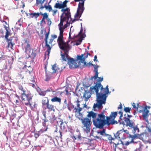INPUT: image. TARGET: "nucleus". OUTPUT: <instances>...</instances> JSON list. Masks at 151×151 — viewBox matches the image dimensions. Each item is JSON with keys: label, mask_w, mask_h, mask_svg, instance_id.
I'll list each match as a JSON object with an SVG mask.
<instances>
[{"label": "nucleus", "mask_w": 151, "mask_h": 151, "mask_svg": "<svg viewBox=\"0 0 151 151\" xmlns=\"http://www.w3.org/2000/svg\"><path fill=\"white\" fill-rule=\"evenodd\" d=\"M97 78L98 79H97L95 83V85L90 88L91 92L93 93L94 90L96 93L97 103L94 104L93 106V109L95 111H96V108L99 109H102V104L106 103L108 94L110 93L109 91L108 85L104 88L101 84V82L103 80V78L98 76Z\"/></svg>", "instance_id": "1"}, {"label": "nucleus", "mask_w": 151, "mask_h": 151, "mask_svg": "<svg viewBox=\"0 0 151 151\" xmlns=\"http://www.w3.org/2000/svg\"><path fill=\"white\" fill-rule=\"evenodd\" d=\"M60 49L64 51L63 54H61L62 60L67 61L68 60V64L70 68H75L78 67V66L74 64L75 60L73 58L69 57L68 53L70 47L68 42L64 41H57Z\"/></svg>", "instance_id": "2"}, {"label": "nucleus", "mask_w": 151, "mask_h": 151, "mask_svg": "<svg viewBox=\"0 0 151 151\" xmlns=\"http://www.w3.org/2000/svg\"><path fill=\"white\" fill-rule=\"evenodd\" d=\"M63 14H61L60 16V22L58 25L60 34L57 41H64L63 40V32L64 29L68 26L67 24L69 18L70 19L69 21V23L72 24L76 20H78L80 18L78 17V19L75 18V19L72 20L70 14H68L66 13L65 15L64 16H63Z\"/></svg>", "instance_id": "3"}, {"label": "nucleus", "mask_w": 151, "mask_h": 151, "mask_svg": "<svg viewBox=\"0 0 151 151\" xmlns=\"http://www.w3.org/2000/svg\"><path fill=\"white\" fill-rule=\"evenodd\" d=\"M132 116L131 115L128 114L127 116H124V121L126 124L122 121V122H120V124H122L124 125H125L127 127H128V129H130L132 130L133 133H137L139 132V129L135 124V120L131 119Z\"/></svg>", "instance_id": "4"}, {"label": "nucleus", "mask_w": 151, "mask_h": 151, "mask_svg": "<svg viewBox=\"0 0 151 151\" xmlns=\"http://www.w3.org/2000/svg\"><path fill=\"white\" fill-rule=\"evenodd\" d=\"M88 114L87 116L89 118L91 117L92 118V121L94 125L96 128L101 129L102 123L101 121L103 120L102 118L103 116H104V115L103 112L98 114L97 113H95L92 111H90L88 112Z\"/></svg>", "instance_id": "5"}, {"label": "nucleus", "mask_w": 151, "mask_h": 151, "mask_svg": "<svg viewBox=\"0 0 151 151\" xmlns=\"http://www.w3.org/2000/svg\"><path fill=\"white\" fill-rule=\"evenodd\" d=\"M117 114V112H112L109 116H105L104 115V116L102 117L103 119L101 121V129L106 125L109 126L111 124L113 125L117 124V122L114 120Z\"/></svg>", "instance_id": "6"}, {"label": "nucleus", "mask_w": 151, "mask_h": 151, "mask_svg": "<svg viewBox=\"0 0 151 151\" xmlns=\"http://www.w3.org/2000/svg\"><path fill=\"white\" fill-rule=\"evenodd\" d=\"M50 30L46 32L45 34V37L44 41L45 43V46L47 48L46 51L47 52V55L50 53L52 47L54 45L55 42L54 40L57 38V36L55 35H51L50 37H49Z\"/></svg>", "instance_id": "7"}, {"label": "nucleus", "mask_w": 151, "mask_h": 151, "mask_svg": "<svg viewBox=\"0 0 151 151\" xmlns=\"http://www.w3.org/2000/svg\"><path fill=\"white\" fill-rule=\"evenodd\" d=\"M68 2V1L65 0L63 3H62L61 2V3H56L55 4L54 7L56 9H61V11L63 12L62 14H63V16L65 15L66 13L68 14H70V13L69 8H66L65 9H64L67 6V4Z\"/></svg>", "instance_id": "8"}, {"label": "nucleus", "mask_w": 151, "mask_h": 151, "mask_svg": "<svg viewBox=\"0 0 151 151\" xmlns=\"http://www.w3.org/2000/svg\"><path fill=\"white\" fill-rule=\"evenodd\" d=\"M32 97V96L30 94L21 93V98L22 103L26 106H29L31 109L33 110L34 108L32 106V103H31Z\"/></svg>", "instance_id": "9"}, {"label": "nucleus", "mask_w": 151, "mask_h": 151, "mask_svg": "<svg viewBox=\"0 0 151 151\" xmlns=\"http://www.w3.org/2000/svg\"><path fill=\"white\" fill-rule=\"evenodd\" d=\"M24 44L25 45L24 47L25 52L28 55V57L27 56V57L28 58L30 57L33 59L34 58L36 55V51L34 50L33 49H31L28 41L25 40V42L24 43Z\"/></svg>", "instance_id": "10"}, {"label": "nucleus", "mask_w": 151, "mask_h": 151, "mask_svg": "<svg viewBox=\"0 0 151 151\" xmlns=\"http://www.w3.org/2000/svg\"><path fill=\"white\" fill-rule=\"evenodd\" d=\"M42 106L43 109V111L47 109L49 112L55 111L54 106L52 104H49V100L48 97H45L42 100Z\"/></svg>", "instance_id": "11"}, {"label": "nucleus", "mask_w": 151, "mask_h": 151, "mask_svg": "<svg viewBox=\"0 0 151 151\" xmlns=\"http://www.w3.org/2000/svg\"><path fill=\"white\" fill-rule=\"evenodd\" d=\"M81 121L82 124V127L84 131L87 133L89 132L92 124L91 119L87 117L83 118Z\"/></svg>", "instance_id": "12"}, {"label": "nucleus", "mask_w": 151, "mask_h": 151, "mask_svg": "<svg viewBox=\"0 0 151 151\" xmlns=\"http://www.w3.org/2000/svg\"><path fill=\"white\" fill-rule=\"evenodd\" d=\"M75 1L78 2L81 1V2H79L78 4V7L77 11V12L75 15V18L78 19L80 17L83 12L85 9L84 6V2L85 0H74Z\"/></svg>", "instance_id": "13"}, {"label": "nucleus", "mask_w": 151, "mask_h": 151, "mask_svg": "<svg viewBox=\"0 0 151 151\" xmlns=\"http://www.w3.org/2000/svg\"><path fill=\"white\" fill-rule=\"evenodd\" d=\"M72 91V89L70 87L68 86L66 87L64 91H52V93L54 96H57L59 95H61L63 93H66L65 95H68L70 92Z\"/></svg>", "instance_id": "14"}, {"label": "nucleus", "mask_w": 151, "mask_h": 151, "mask_svg": "<svg viewBox=\"0 0 151 151\" xmlns=\"http://www.w3.org/2000/svg\"><path fill=\"white\" fill-rule=\"evenodd\" d=\"M46 111H43L42 112V114L44 117V119H43V122H42V124L44 127V128L43 129L42 128L39 131V132H41L42 133L43 132H44L46 131L47 129V127L46 126V122H48V120L46 119Z\"/></svg>", "instance_id": "15"}, {"label": "nucleus", "mask_w": 151, "mask_h": 151, "mask_svg": "<svg viewBox=\"0 0 151 151\" xmlns=\"http://www.w3.org/2000/svg\"><path fill=\"white\" fill-rule=\"evenodd\" d=\"M82 110V108H79L77 109L76 107H75L73 109V111L75 113V116L76 117L78 118L79 120L81 121L83 119V114L80 113V111Z\"/></svg>", "instance_id": "16"}, {"label": "nucleus", "mask_w": 151, "mask_h": 151, "mask_svg": "<svg viewBox=\"0 0 151 151\" xmlns=\"http://www.w3.org/2000/svg\"><path fill=\"white\" fill-rule=\"evenodd\" d=\"M84 54H81V55H77L76 60H75L74 64H76L78 66L76 62L77 61H79V63H83L86 59L85 58L84 56Z\"/></svg>", "instance_id": "17"}, {"label": "nucleus", "mask_w": 151, "mask_h": 151, "mask_svg": "<svg viewBox=\"0 0 151 151\" xmlns=\"http://www.w3.org/2000/svg\"><path fill=\"white\" fill-rule=\"evenodd\" d=\"M147 108H150L149 107H148L147 106H145L144 108V111L142 113V116L144 119H145V121L147 122H148V121L147 119L148 116V114L149 113V111L148 110H147Z\"/></svg>", "instance_id": "18"}, {"label": "nucleus", "mask_w": 151, "mask_h": 151, "mask_svg": "<svg viewBox=\"0 0 151 151\" xmlns=\"http://www.w3.org/2000/svg\"><path fill=\"white\" fill-rule=\"evenodd\" d=\"M4 22H5L7 25V26L4 25V27L6 31V35L4 37L5 39H7V38L10 34V30L9 28V25L7 24L6 22L5 21H4Z\"/></svg>", "instance_id": "19"}, {"label": "nucleus", "mask_w": 151, "mask_h": 151, "mask_svg": "<svg viewBox=\"0 0 151 151\" xmlns=\"http://www.w3.org/2000/svg\"><path fill=\"white\" fill-rule=\"evenodd\" d=\"M94 65H93L94 67V72H95V75L93 76H92L90 78L91 80H92L93 78L95 79H96L98 78V68L99 67V66L97 65H95L93 64Z\"/></svg>", "instance_id": "20"}, {"label": "nucleus", "mask_w": 151, "mask_h": 151, "mask_svg": "<svg viewBox=\"0 0 151 151\" xmlns=\"http://www.w3.org/2000/svg\"><path fill=\"white\" fill-rule=\"evenodd\" d=\"M52 69L53 70L52 73H53L60 72L61 71L60 69L58 67V65L56 64L52 65Z\"/></svg>", "instance_id": "21"}, {"label": "nucleus", "mask_w": 151, "mask_h": 151, "mask_svg": "<svg viewBox=\"0 0 151 151\" xmlns=\"http://www.w3.org/2000/svg\"><path fill=\"white\" fill-rule=\"evenodd\" d=\"M91 96V93L89 91H85L83 95V97L85 98L84 100L86 101H87Z\"/></svg>", "instance_id": "22"}, {"label": "nucleus", "mask_w": 151, "mask_h": 151, "mask_svg": "<svg viewBox=\"0 0 151 151\" xmlns=\"http://www.w3.org/2000/svg\"><path fill=\"white\" fill-rule=\"evenodd\" d=\"M52 102H57L60 103L61 102V99L57 96H54L51 99Z\"/></svg>", "instance_id": "23"}, {"label": "nucleus", "mask_w": 151, "mask_h": 151, "mask_svg": "<svg viewBox=\"0 0 151 151\" xmlns=\"http://www.w3.org/2000/svg\"><path fill=\"white\" fill-rule=\"evenodd\" d=\"M40 13L38 12L36 13H29L28 15L30 16V17L31 18H33V17H35V18H37L40 15Z\"/></svg>", "instance_id": "24"}, {"label": "nucleus", "mask_w": 151, "mask_h": 151, "mask_svg": "<svg viewBox=\"0 0 151 151\" xmlns=\"http://www.w3.org/2000/svg\"><path fill=\"white\" fill-rule=\"evenodd\" d=\"M7 40L8 43L7 45L6 46L7 48H10L11 49L12 48V47L13 46V44L11 42V40L10 39H9L8 37L7 39H6Z\"/></svg>", "instance_id": "25"}, {"label": "nucleus", "mask_w": 151, "mask_h": 151, "mask_svg": "<svg viewBox=\"0 0 151 151\" xmlns=\"http://www.w3.org/2000/svg\"><path fill=\"white\" fill-rule=\"evenodd\" d=\"M77 134H75V135H73L72 137V138L73 139H74V140L76 139L77 138H78V139H80L81 137V134L78 131L77 132Z\"/></svg>", "instance_id": "26"}, {"label": "nucleus", "mask_w": 151, "mask_h": 151, "mask_svg": "<svg viewBox=\"0 0 151 151\" xmlns=\"http://www.w3.org/2000/svg\"><path fill=\"white\" fill-rule=\"evenodd\" d=\"M20 100L19 96L16 95L15 97L13 99V101L16 104H17L19 103V101Z\"/></svg>", "instance_id": "27"}, {"label": "nucleus", "mask_w": 151, "mask_h": 151, "mask_svg": "<svg viewBox=\"0 0 151 151\" xmlns=\"http://www.w3.org/2000/svg\"><path fill=\"white\" fill-rule=\"evenodd\" d=\"M68 109L70 111H71L72 109H74L75 108L73 105L72 104L70 103V104H68L67 105Z\"/></svg>", "instance_id": "28"}, {"label": "nucleus", "mask_w": 151, "mask_h": 151, "mask_svg": "<svg viewBox=\"0 0 151 151\" xmlns=\"http://www.w3.org/2000/svg\"><path fill=\"white\" fill-rule=\"evenodd\" d=\"M123 132V131L122 130H120L119 131L117 132L116 134V138L118 137V138L120 139L121 138H122V137H121V133Z\"/></svg>", "instance_id": "29"}, {"label": "nucleus", "mask_w": 151, "mask_h": 151, "mask_svg": "<svg viewBox=\"0 0 151 151\" xmlns=\"http://www.w3.org/2000/svg\"><path fill=\"white\" fill-rule=\"evenodd\" d=\"M23 143L24 145L26 147L29 146L30 144L29 141L27 139H25Z\"/></svg>", "instance_id": "30"}, {"label": "nucleus", "mask_w": 151, "mask_h": 151, "mask_svg": "<svg viewBox=\"0 0 151 151\" xmlns=\"http://www.w3.org/2000/svg\"><path fill=\"white\" fill-rule=\"evenodd\" d=\"M19 89V90H21L22 92V93H25L26 90L25 88H24V87L22 85H19L18 87Z\"/></svg>", "instance_id": "31"}, {"label": "nucleus", "mask_w": 151, "mask_h": 151, "mask_svg": "<svg viewBox=\"0 0 151 151\" xmlns=\"http://www.w3.org/2000/svg\"><path fill=\"white\" fill-rule=\"evenodd\" d=\"M106 137L107 139L109 140H114L115 139L112 137L110 135L108 134H105V136Z\"/></svg>", "instance_id": "32"}, {"label": "nucleus", "mask_w": 151, "mask_h": 151, "mask_svg": "<svg viewBox=\"0 0 151 151\" xmlns=\"http://www.w3.org/2000/svg\"><path fill=\"white\" fill-rule=\"evenodd\" d=\"M40 14H41V15H42L43 18L45 19H47L48 18V15L47 13H46V12L44 14H42V13L40 12Z\"/></svg>", "instance_id": "33"}, {"label": "nucleus", "mask_w": 151, "mask_h": 151, "mask_svg": "<svg viewBox=\"0 0 151 151\" xmlns=\"http://www.w3.org/2000/svg\"><path fill=\"white\" fill-rule=\"evenodd\" d=\"M131 110V108L129 107H125L124 109V110L126 113H130V111Z\"/></svg>", "instance_id": "34"}, {"label": "nucleus", "mask_w": 151, "mask_h": 151, "mask_svg": "<svg viewBox=\"0 0 151 151\" xmlns=\"http://www.w3.org/2000/svg\"><path fill=\"white\" fill-rule=\"evenodd\" d=\"M44 7L46 9L48 10L49 12H50L51 10H52V7L51 6L49 5H48V6L45 5Z\"/></svg>", "instance_id": "35"}, {"label": "nucleus", "mask_w": 151, "mask_h": 151, "mask_svg": "<svg viewBox=\"0 0 151 151\" xmlns=\"http://www.w3.org/2000/svg\"><path fill=\"white\" fill-rule=\"evenodd\" d=\"M106 130L104 129H103L102 130L100 131L98 133L100 134L101 135L104 136H105V134H106L105 133Z\"/></svg>", "instance_id": "36"}, {"label": "nucleus", "mask_w": 151, "mask_h": 151, "mask_svg": "<svg viewBox=\"0 0 151 151\" xmlns=\"http://www.w3.org/2000/svg\"><path fill=\"white\" fill-rule=\"evenodd\" d=\"M45 0H36V4L37 5H38L39 4H40L41 5L43 4L45 2Z\"/></svg>", "instance_id": "37"}, {"label": "nucleus", "mask_w": 151, "mask_h": 151, "mask_svg": "<svg viewBox=\"0 0 151 151\" xmlns=\"http://www.w3.org/2000/svg\"><path fill=\"white\" fill-rule=\"evenodd\" d=\"M147 130L149 132H151V122L149 123L146 127Z\"/></svg>", "instance_id": "38"}, {"label": "nucleus", "mask_w": 151, "mask_h": 151, "mask_svg": "<svg viewBox=\"0 0 151 151\" xmlns=\"http://www.w3.org/2000/svg\"><path fill=\"white\" fill-rule=\"evenodd\" d=\"M139 144H140L139 147L138 148H137L135 150V151H141V150L142 149V147L143 146V145H142L140 143V142H139Z\"/></svg>", "instance_id": "39"}, {"label": "nucleus", "mask_w": 151, "mask_h": 151, "mask_svg": "<svg viewBox=\"0 0 151 151\" xmlns=\"http://www.w3.org/2000/svg\"><path fill=\"white\" fill-rule=\"evenodd\" d=\"M110 142H109V143L110 144H114V145H113V147L114 148V149L115 150L116 149V147H117V145L119 144V143H117V144L114 143V142H113L112 141V140H110Z\"/></svg>", "instance_id": "40"}, {"label": "nucleus", "mask_w": 151, "mask_h": 151, "mask_svg": "<svg viewBox=\"0 0 151 151\" xmlns=\"http://www.w3.org/2000/svg\"><path fill=\"white\" fill-rule=\"evenodd\" d=\"M51 78V76L50 75H46V78L45 81H49Z\"/></svg>", "instance_id": "41"}, {"label": "nucleus", "mask_w": 151, "mask_h": 151, "mask_svg": "<svg viewBox=\"0 0 151 151\" xmlns=\"http://www.w3.org/2000/svg\"><path fill=\"white\" fill-rule=\"evenodd\" d=\"M84 65L86 66H88L89 67L91 65H94L93 64L89 62V63H87L85 61L83 63Z\"/></svg>", "instance_id": "42"}, {"label": "nucleus", "mask_w": 151, "mask_h": 151, "mask_svg": "<svg viewBox=\"0 0 151 151\" xmlns=\"http://www.w3.org/2000/svg\"><path fill=\"white\" fill-rule=\"evenodd\" d=\"M47 20V25H48V26H50L52 23V22L51 20V19H50L48 18Z\"/></svg>", "instance_id": "43"}, {"label": "nucleus", "mask_w": 151, "mask_h": 151, "mask_svg": "<svg viewBox=\"0 0 151 151\" xmlns=\"http://www.w3.org/2000/svg\"><path fill=\"white\" fill-rule=\"evenodd\" d=\"M46 94L45 91H40L39 93V94L42 96H45Z\"/></svg>", "instance_id": "44"}, {"label": "nucleus", "mask_w": 151, "mask_h": 151, "mask_svg": "<svg viewBox=\"0 0 151 151\" xmlns=\"http://www.w3.org/2000/svg\"><path fill=\"white\" fill-rule=\"evenodd\" d=\"M132 142H134L133 141V139H132V140L130 141V142H126L125 145L127 146L129 145L130 144L132 143Z\"/></svg>", "instance_id": "45"}, {"label": "nucleus", "mask_w": 151, "mask_h": 151, "mask_svg": "<svg viewBox=\"0 0 151 151\" xmlns=\"http://www.w3.org/2000/svg\"><path fill=\"white\" fill-rule=\"evenodd\" d=\"M82 39L81 38L79 39L77 41L76 45H79L81 43V42L82 41Z\"/></svg>", "instance_id": "46"}, {"label": "nucleus", "mask_w": 151, "mask_h": 151, "mask_svg": "<svg viewBox=\"0 0 151 151\" xmlns=\"http://www.w3.org/2000/svg\"><path fill=\"white\" fill-rule=\"evenodd\" d=\"M51 11H52V15L54 16L56 14L57 12H58V10L57 9L55 10L52 9V10Z\"/></svg>", "instance_id": "47"}, {"label": "nucleus", "mask_w": 151, "mask_h": 151, "mask_svg": "<svg viewBox=\"0 0 151 151\" xmlns=\"http://www.w3.org/2000/svg\"><path fill=\"white\" fill-rule=\"evenodd\" d=\"M59 134L57 135L56 136V137H60L61 139H62V132L60 131H59Z\"/></svg>", "instance_id": "48"}, {"label": "nucleus", "mask_w": 151, "mask_h": 151, "mask_svg": "<svg viewBox=\"0 0 151 151\" xmlns=\"http://www.w3.org/2000/svg\"><path fill=\"white\" fill-rule=\"evenodd\" d=\"M39 135L40 134L37 133V132L36 133H35L34 134V137L36 139L37 138Z\"/></svg>", "instance_id": "49"}, {"label": "nucleus", "mask_w": 151, "mask_h": 151, "mask_svg": "<svg viewBox=\"0 0 151 151\" xmlns=\"http://www.w3.org/2000/svg\"><path fill=\"white\" fill-rule=\"evenodd\" d=\"M53 91V90H52V89L51 88H48L45 91V92H46V93H47L48 92L52 91V92Z\"/></svg>", "instance_id": "50"}, {"label": "nucleus", "mask_w": 151, "mask_h": 151, "mask_svg": "<svg viewBox=\"0 0 151 151\" xmlns=\"http://www.w3.org/2000/svg\"><path fill=\"white\" fill-rule=\"evenodd\" d=\"M132 105L134 108L135 109H138V107H137L136 106V104L134 103H133L132 104Z\"/></svg>", "instance_id": "51"}, {"label": "nucleus", "mask_w": 151, "mask_h": 151, "mask_svg": "<svg viewBox=\"0 0 151 151\" xmlns=\"http://www.w3.org/2000/svg\"><path fill=\"white\" fill-rule=\"evenodd\" d=\"M0 34H1L2 36H4V32L3 30H2V29H0Z\"/></svg>", "instance_id": "52"}, {"label": "nucleus", "mask_w": 151, "mask_h": 151, "mask_svg": "<svg viewBox=\"0 0 151 151\" xmlns=\"http://www.w3.org/2000/svg\"><path fill=\"white\" fill-rule=\"evenodd\" d=\"M19 77H20L21 79H23L24 77V76L22 74H19Z\"/></svg>", "instance_id": "53"}, {"label": "nucleus", "mask_w": 151, "mask_h": 151, "mask_svg": "<svg viewBox=\"0 0 151 151\" xmlns=\"http://www.w3.org/2000/svg\"><path fill=\"white\" fill-rule=\"evenodd\" d=\"M119 113L120 114L119 117L121 118L123 116V112L121 111H120L119 112Z\"/></svg>", "instance_id": "54"}, {"label": "nucleus", "mask_w": 151, "mask_h": 151, "mask_svg": "<svg viewBox=\"0 0 151 151\" xmlns=\"http://www.w3.org/2000/svg\"><path fill=\"white\" fill-rule=\"evenodd\" d=\"M97 57L96 55H95V56L94 57V59L93 60L94 61H96V62H98V60H97Z\"/></svg>", "instance_id": "55"}, {"label": "nucleus", "mask_w": 151, "mask_h": 151, "mask_svg": "<svg viewBox=\"0 0 151 151\" xmlns=\"http://www.w3.org/2000/svg\"><path fill=\"white\" fill-rule=\"evenodd\" d=\"M83 31V29L82 28V27H81V29L80 30V31L78 34V35H80L82 33Z\"/></svg>", "instance_id": "56"}, {"label": "nucleus", "mask_w": 151, "mask_h": 151, "mask_svg": "<svg viewBox=\"0 0 151 151\" xmlns=\"http://www.w3.org/2000/svg\"><path fill=\"white\" fill-rule=\"evenodd\" d=\"M88 55H90V54L89 53H88V52L87 53V54L86 55H84V56L85 57V58H87L88 57Z\"/></svg>", "instance_id": "57"}, {"label": "nucleus", "mask_w": 151, "mask_h": 151, "mask_svg": "<svg viewBox=\"0 0 151 151\" xmlns=\"http://www.w3.org/2000/svg\"><path fill=\"white\" fill-rule=\"evenodd\" d=\"M77 109H79V108H81V107H80V104L79 103H77Z\"/></svg>", "instance_id": "58"}, {"label": "nucleus", "mask_w": 151, "mask_h": 151, "mask_svg": "<svg viewBox=\"0 0 151 151\" xmlns=\"http://www.w3.org/2000/svg\"><path fill=\"white\" fill-rule=\"evenodd\" d=\"M36 105H37V104L35 103V104H34L33 105V108H34V110H34V109L35 108H36Z\"/></svg>", "instance_id": "59"}, {"label": "nucleus", "mask_w": 151, "mask_h": 151, "mask_svg": "<svg viewBox=\"0 0 151 151\" xmlns=\"http://www.w3.org/2000/svg\"><path fill=\"white\" fill-rule=\"evenodd\" d=\"M31 81L32 82H33L34 81V78L33 76H32L31 80Z\"/></svg>", "instance_id": "60"}, {"label": "nucleus", "mask_w": 151, "mask_h": 151, "mask_svg": "<svg viewBox=\"0 0 151 151\" xmlns=\"http://www.w3.org/2000/svg\"><path fill=\"white\" fill-rule=\"evenodd\" d=\"M122 105L121 104H120L119 105V106L118 107V109H122Z\"/></svg>", "instance_id": "61"}, {"label": "nucleus", "mask_w": 151, "mask_h": 151, "mask_svg": "<svg viewBox=\"0 0 151 151\" xmlns=\"http://www.w3.org/2000/svg\"><path fill=\"white\" fill-rule=\"evenodd\" d=\"M45 19L42 17V20H41V21L40 22H41L42 23L43 22H45Z\"/></svg>", "instance_id": "62"}, {"label": "nucleus", "mask_w": 151, "mask_h": 151, "mask_svg": "<svg viewBox=\"0 0 151 151\" xmlns=\"http://www.w3.org/2000/svg\"><path fill=\"white\" fill-rule=\"evenodd\" d=\"M121 143L122 145L124 146V145H125V143H124L122 141H121Z\"/></svg>", "instance_id": "63"}, {"label": "nucleus", "mask_w": 151, "mask_h": 151, "mask_svg": "<svg viewBox=\"0 0 151 151\" xmlns=\"http://www.w3.org/2000/svg\"><path fill=\"white\" fill-rule=\"evenodd\" d=\"M64 103H65V104H66L67 105V104H67V100H66V99H65V100H64Z\"/></svg>", "instance_id": "64"}]
</instances>
